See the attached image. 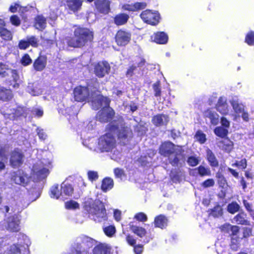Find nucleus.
I'll return each instance as SVG.
<instances>
[{
	"label": "nucleus",
	"mask_w": 254,
	"mask_h": 254,
	"mask_svg": "<svg viewBox=\"0 0 254 254\" xmlns=\"http://www.w3.org/2000/svg\"><path fill=\"white\" fill-rule=\"evenodd\" d=\"M108 128L110 132L100 136L97 144L96 139L91 138L85 139L83 141V145L96 151L109 152L112 151L117 146L116 139L113 133H117L119 139L124 144L128 141L132 134L130 128L125 127L122 121L112 122L108 125Z\"/></svg>",
	"instance_id": "nucleus-1"
},
{
	"label": "nucleus",
	"mask_w": 254,
	"mask_h": 254,
	"mask_svg": "<svg viewBox=\"0 0 254 254\" xmlns=\"http://www.w3.org/2000/svg\"><path fill=\"white\" fill-rule=\"evenodd\" d=\"M84 207L94 221L101 222L107 219L105 206L99 200L88 198L84 202Z\"/></svg>",
	"instance_id": "nucleus-2"
},
{
	"label": "nucleus",
	"mask_w": 254,
	"mask_h": 254,
	"mask_svg": "<svg viewBox=\"0 0 254 254\" xmlns=\"http://www.w3.org/2000/svg\"><path fill=\"white\" fill-rule=\"evenodd\" d=\"M160 153L168 157L170 163L173 166H179L183 161V150L181 146H176L171 142H165L160 147Z\"/></svg>",
	"instance_id": "nucleus-3"
},
{
	"label": "nucleus",
	"mask_w": 254,
	"mask_h": 254,
	"mask_svg": "<svg viewBox=\"0 0 254 254\" xmlns=\"http://www.w3.org/2000/svg\"><path fill=\"white\" fill-rule=\"evenodd\" d=\"M109 99L102 95L97 96L96 99L92 100V107L94 110H98L101 107L103 108L100 111L97 115V118L101 122H106L110 121L114 115V111L109 107Z\"/></svg>",
	"instance_id": "nucleus-4"
},
{
	"label": "nucleus",
	"mask_w": 254,
	"mask_h": 254,
	"mask_svg": "<svg viewBox=\"0 0 254 254\" xmlns=\"http://www.w3.org/2000/svg\"><path fill=\"white\" fill-rule=\"evenodd\" d=\"M74 37L70 38L66 41L69 46L74 48L82 47L93 39V33L92 31L80 27H77L74 29Z\"/></svg>",
	"instance_id": "nucleus-5"
},
{
	"label": "nucleus",
	"mask_w": 254,
	"mask_h": 254,
	"mask_svg": "<svg viewBox=\"0 0 254 254\" xmlns=\"http://www.w3.org/2000/svg\"><path fill=\"white\" fill-rule=\"evenodd\" d=\"M52 168V159L43 158L37 160L33 165L32 169L33 176L38 180L46 178L49 174V170Z\"/></svg>",
	"instance_id": "nucleus-6"
},
{
	"label": "nucleus",
	"mask_w": 254,
	"mask_h": 254,
	"mask_svg": "<svg viewBox=\"0 0 254 254\" xmlns=\"http://www.w3.org/2000/svg\"><path fill=\"white\" fill-rule=\"evenodd\" d=\"M73 93L75 100L78 102L87 100L92 103V100H97V96L100 95L91 89L90 85H88L87 87L78 86L75 88Z\"/></svg>",
	"instance_id": "nucleus-7"
},
{
	"label": "nucleus",
	"mask_w": 254,
	"mask_h": 254,
	"mask_svg": "<svg viewBox=\"0 0 254 254\" xmlns=\"http://www.w3.org/2000/svg\"><path fill=\"white\" fill-rule=\"evenodd\" d=\"M96 243V242L94 239L84 236L82 238L81 243L77 244L74 248L72 254H87V249L92 247Z\"/></svg>",
	"instance_id": "nucleus-8"
},
{
	"label": "nucleus",
	"mask_w": 254,
	"mask_h": 254,
	"mask_svg": "<svg viewBox=\"0 0 254 254\" xmlns=\"http://www.w3.org/2000/svg\"><path fill=\"white\" fill-rule=\"evenodd\" d=\"M18 236V243L21 247H18L15 245L10 246L9 251L11 254H21L23 251L26 253L28 251V247L30 245L29 239L24 234H19Z\"/></svg>",
	"instance_id": "nucleus-9"
},
{
	"label": "nucleus",
	"mask_w": 254,
	"mask_h": 254,
	"mask_svg": "<svg viewBox=\"0 0 254 254\" xmlns=\"http://www.w3.org/2000/svg\"><path fill=\"white\" fill-rule=\"evenodd\" d=\"M230 103L232 107L230 109V115L234 121L240 119L241 114L243 112L244 106L242 104L237 98H233L230 100Z\"/></svg>",
	"instance_id": "nucleus-10"
},
{
	"label": "nucleus",
	"mask_w": 254,
	"mask_h": 254,
	"mask_svg": "<svg viewBox=\"0 0 254 254\" xmlns=\"http://www.w3.org/2000/svg\"><path fill=\"white\" fill-rule=\"evenodd\" d=\"M6 76L9 77L8 82H9L10 85H11L14 88H17L19 87L21 81L19 79L16 70L11 69H6L4 71H0V77H4Z\"/></svg>",
	"instance_id": "nucleus-11"
},
{
	"label": "nucleus",
	"mask_w": 254,
	"mask_h": 254,
	"mask_svg": "<svg viewBox=\"0 0 254 254\" xmlns=\"http://www.w3.org/2000/svg\"><path fill=\"white\" fill-rule=\"evenodd\" d=\"M140 17L145 22L151 25L157 24L160 18L158 12H153L150 10H146L142 11L140 14Z\"/></svg>",
	"instance_id": "nucleus-12"
},
{
	"label": "nucleus",
	"mask_w": 254,
	"mask_h": 254,
	"mask_svg": "<svg viewBox=\"0 0 254 254\" xmlns=\"http://www.w3.org/2000/svg\"><path fill=\"white\" fill-rule=\"evenodd\" d=\"M20 217L18 215L15 214L8 217L6 220V229L12 232H17L20 230Z\"/></svg>",
	"instance_id": "nucleus-13"
},
{
	"label": "nucleus",
	"mask_w": 254,
	"mask_h": 254,
	"mask_svg": "<svg viewBox=\"0 0 254 254\" xmlns=\"http://www.w3.org/2000/svg\"><path fill=\"white\" fill-rule=\"evenodd\" d=\"M110 69L109 64L106 62H101L97 64L94 67L95 74L99 77H102L108 74Z\"/></svg>",
	"instance_id": "nucleus-14"
},
{
	"label": "nucleus",
	"mask_w": 254,
	"mask_h": 254,
	"mask_svg": "<svg viewBox=\"0 0 254 254\" xmlns=\"http://www.w3.org/2000/svg\"><path fill=\"white\" fill-rule=\"evenodd\" d=\"M216 109L218 112L223 115H230V108L225 97H221L219 98L216 105Z\"/></svg>",
	"instance_id": "nucleus-15"
},
{
	"label": "nucleus",
	"mask_w": 254,
	"mask_h": 254,
	"mask_svg": "<svg viewBox=\"0 0 254 254\" xmlns=\"http://www.w3.org/2000/svg\"><path fill=\"white\" fill-rule=\"evenodd\" d=\"M131 38V34L129 32L120 30L116 36V41L119 46H125L128 44Z\"/></svg>",
	"instance_id": "nucleus-16"
},
{
	"label": "nucleus",
	"mask_w": 254,
	"mask_h": 254,
	"mask_svg": "<svg viewBox=\"0 0 254 254\" xmlns=\"http://www.w3.org/2000/svg\"><path fill=\"white\" fill-rule=\"evenodd\" d=\"M12 180L15 184L25 186L29 181V178L22 171L19 170L12 176Z\"/></svg>",
	"instance_id": "nucleus-17"
},
{
	"label": "nucleus",
	"mask_w": 254,
	"mask_h": 254,
	"mask_svg": "<svg viewBox=\"0 0 254 254\" xmlns=\"http://www.w3.org/2000/svg\"><path fill=\"white\" fill-rule=\"evenodd\" d=\"M61 188L62 200H64L72 195L73 188L70 184L64 182L61 184Z\"/></svg>",
	"instance_id": "nucleus-18"
},
{
	"label": "nucleus",
	"mask_w": 254,
	"mask_h": 254,
	"mask_svg": "<svg viewBox=\"0 0 254 254\" xmlns=\"http://www.w3.org/2000/svg\"><path fill=\"white\" fill-rule=\"evenodd\" d=\"M23 155L19 151L14 150L11 153L10 163L12 166L16 167L22 163Z\"/></svg>",
	"instance_id": "nucleus-19"
},
{
	"label": "nucleus",
	"mask_w": 254,
	"mask_h": 254,
	"mask_svg": "<svg viewBox=\"0 0 254 254\" xmlns=\"http://www.w3.org/2000/svg\"><path fill=\"white\" fill-rule=\"evenodd\" d=\"M97 10L101 13L107 14L110 10V3L107 0H97L95 2Z\"/></svg>",
	"instance_id": "nucleus-20"
},
{
	"label": "nucleus",
	"mask_w": 254,
	"mask_h": 254,
	"mask_svg": "<svg viewBox=\"0 0 254 254\" xmlns=\"http://www.w3.org/2000/svg\"><path fill=\"white\" fill-rule=\"evenodd\" d=\"M146 4L145 2H136L133 4H126L123 5L122 8L125 10L129 11H136L146 7Z\"/></svg>",
	"instance_id": "nucleus-21"
},
{
	"label": "nucleus",
	"mask_w": 254,
	"mask_h": 254,
	"mask_svg": "<svg viewBox=\"0 0 254 254\" xmlns=\"http://www.w3.org/2000/svg\"><path fill=\"white\" fill-rule=\"evenodd\" d=\"M190 174L193 176L199 174L200 176H209L211 175V171L209 168L200 165L198 168L191 170Z\"/></svg>",
	"instance_id": "nucleus-22"
},
{
	"label": "nucleus",
	"mask_w": 254,
	"mask_h": 254,
	"mask_svg": "<svg viewBox=\"0 0 254 254\" xmlns=\"http://www.w3.org/2000/svg\"><path fill=\"white\" fill-rule=\"evenodd\" d=\"M152 38L155 42L160 44H166L168 39L167 35L163 32L155 33Z\"/></svg>",
	"instance_id": "nucleus-23"
},
{
	"label": "nucleus",
	"mask_w": 254,
	"mask_h": 254,
	"mask_svg": "<svg viewBox=\"0 0 254 254\" xmlns=\"http://www.w3.org/2000/svg\"><path fill=\"white\" fill-rule=\"evenodd\" d=\"M233 142L228 138H225L218 143L219 147L228 153L233 149Z\"/></svg>",
	"instance_id": "nucleus-24"
},
{
	"label": "nucleus",
	"mask_w": 254,
	"mask_h": 254,
	"mask_svg": "<svg viewBox=\"0 0 254 254\" xmlns=\"http://www.w3.org/2000/svg\"><path fill=\"white\" fill-rule=\"evenodd\" d=\"M169 121L167 116L165 115H157L152 119V122L156 126H163L167 124Z\"/></svg>",
	"instance_id": "nucleus-25"
},
{
	"label": "nucleus",
	"mask_w": 254,
	"mask_h": 254,
	"mask_svg": "<svg viewBox=\"0 0 254 254\" xmlns=\"http://www.w3.org/2000/svg\"><path fill=\"white\" fill-rule=\"evenodd\" d=\"M47 59L44 56H40L34 63V69L38 71L42 70L46 66Z\"/></svg>",
	"instance_id": "nucleus-26"
},
{
	"label": "nucleus",
	"mask_w": 254,
	"mask_h": 254,
	"mask_svg": "<svg viewBox=\"0 0 254 254\" xmlns=\"http://www.w3.org/2000/svg\"><path fill=\"white\" fill-rule=\"evenodd\" d=\"M110 248L106 244H100L93 250L94 254H110Z\"/></svg>",
	"instance_id": "nucleus-27"
},
{
	"label": "nucleus",
	"mask_w": 254,
	"mask_h": 254,
	"mask_svg": "<svg viewBox=\"0 0 254 254\" xmlns=\"http://www.w3.org/2000/svg\"><path fill=\"white\" fill-rule=\"evenodd\" d=\"M167 224L168 219L164 215H160L155 218L154 224L156 227L163 229L167 226Z\"/></svg>",
	"instance_id": "nucleus-28"
},
{
	"label": "nucleus",
	"mask_w": 254,
	"mask_h": 254,
	"mask_svg": "<svg viewBox=\"0 0 254 254\" xmlns=\"http://www.w3.org/2000/svg\"><path fill=\"white\" fill-rule=\"evenodd\" d=\"M206 155L207 160L211 166L217 167L218 166L217 159L213 152L209 148L206 149Z\"/></svg>",
	"instance_id": "nucleus-29"
},
{
	"label": "nucleus",
	"mask_w": 254,
	"mask_h": 254,
	"mask_svg": "<svg viewBox=\"0 0 254 254\" xmlns=\"http://www.w3.org/2000/svg\"><path fill=\"white\" fill-rule=\"evenodd\" d=\"M205 116L209 119L212 125L215 126L218 124L219 116L216 112L208 110L205 112Z\"/></svg>",
	"instance_id": "nucleus-30"
},
{
	"label": "nucleus",
	"mask_w": 254,
	"mask_h": 254,
	"mask_svg": "<svg viewBox=\"0 0 254 254\" xmlns=\"http://www.w3.org/2000/svg\"><path fill=\"white\" fill-rule=\"evenodd\" d=\"M66 3L68 8L74 12L79 10L82 5L81 0H66Z\"/></svg>",
	"instance_id": "nucleus-31"
},
{
	"label": "nucleus",
	"mask_w": 254,
	"mask_h": 254,
	"mask_svg": "<svg viewBox=\"0 0 254 254\" xmlns=\"http://www.w3.org/2000/svg\"><path fill=\"white\" fill-rule=\"evenodd\" d=\"M50 195L53 198L62 200L61 188L60 189L58 185H54L50 189Z\"/></svg>",
	"instance_id": "nucleus-32"
},
{
	"label": "nucleus",
	"mask_w": 254,
	"mask_h": 254,
	"mask_svg": "<svg viewBox=\"0 0 254 254\" xmlns=\"http://www.w3.org/2000/svg\"><path fill=\"white\" fill-rule=\"evenodd\" d=\"M28 91L33 96H38L42 93L41 85L37 83L29 85L28 87Z\"/></svg>",
	"instance_id": "nucleus-33"
},
{
	"label": "nucleus",
	"mask_w": 254,
	"mask_h": 254,
	"mask_svg": "<svg viewBox=\"0 0 254 254\" xmlns=\"http://www.w3.org/2000/svg\"><path fill=\"white\" fill-rule=\"evenodd\" d=\"M129 16L125 13H120L117 15L114 18L115 23L117 25H122L127 23Z\"/></svg>",
	"instance_id": "nucleus-34"
},
{
	"label": "nucleus",
	"mask_w": 254,
	"mask_h": 254,
	"mask_svg": "<svg viewBox=\"0 0 254 254\" xmlns=\"http://www.w3.org/2000/svg\"><path fill=\"white\" fill-rule=\"evenodd\" d=\"M247 215L244 213H239L233 219L235 222L238 224L249 225L250 222L246 219Z\"/></svg>",
	"instance_id": "nucleus-35"
},
{
	"label": "nucleus",
	"mask_w": 254,
	"mask_h": 254,
	"mask_svg": "<svg viewBox=\"0 0 254 254\" xmlns=\"http://www.w3.org/2000/svg\"><path fill=\"white\" fill-rule=\"evenodd\" d=\"M114 186L113 180L110 178H106L102 181L101 185V189L104 191L106 192L111 190Z\"/></svg>",
	"instance_id": "nucleus-36"
},
{
	"label": "nucleus",
	"mask_w": 254,
	"mask_h": 254,
	"mask_svg": "<svg viewBox=\"0 0 254 254\" xmlns=\"http://www.w3.org/2000/svg\"><path fill=\"white\" fill-rule=\"evenodd\" d=\"M12 97L11 91L10 90L0 88V100L4 101H8Z\"/></svg>",
	"instance_id": "nucleus-37"
},
{
	"label": "nucleus",
	"mask_w": 254,
	"mask_h": 254,
	"mask_svg": "<svg viewBox=\"0 0 254 254\" xmlns=\"http://www.w3.org/2000/svg\"><path fill=\"white\" fill-rule=\"evenodd\" d=\"M46 19L41 15L38 16L35 19V27L39 30L44 29L46 27Z\"/></svg>",
	"instance_id": "nucleus-38"
},
{
	"label": "nucleus",
	"mask_w": 254,
	"mask_h": 254,
	"mask_svg": "<svg viewBox=\"0 0 254 254\" xmlns=\"http://www.w3.org/2000/svg\"><path fill=\"white\" fill-rule=\"evenodd\" d=\"M131 230L140 237H143L146 234V231L142 227L134 226L131 223L129 224Z\"/></svg>",
	"instance_id": "nucleus-39"
},
{
	"label": "nucleus",
	"mask_w": 254,
	"mask_h": 254,
	"mask_svg": "<svg viewBox=\"0 0 254 254\" xmlns=\"http://www.w3.org/2000/svg\"><path fill=\"white\" fill-rule=\"evenodd\" d=\"M214 133L220 137H224L228 134V129L222 127H218L214 130Z\"/></svg>",
	"instance_id": "nucleus-40"
},
{
	"label": "nucleus",
	"mask_w": 254,
	"mask_h": 254,
	"mask_svg": "<svg viewBox=\"0 0 254 254\" xmlns=\"http://www.w3.org/2000/svg\"><path fill=\"white\" fill-rule=\"evenodd\" d=\"M195 139L200 144H204L206 141V136L201 130H198L194 135Z\"/></svg>",
	"instance_id": "nucleus-41"
},
{
	"label": "nucleus",
	"mask_w": 254,
	"mask_h": 254,
	"mask_svg": "<svg viewBox=\"0 0 254 254\" xmlns=\"http://www.w3.org/2000/svg\"><path fill=\"white\" fill-rule=\"evenodd\" d=\"M0 157L1 160V161L0 162V171H1L4 169L5 167L4 162L7 160V157L5 149L2 148H0Z\"/></svg>",
	"instance_id": "nucleus-42"
},
{
	"label": "nucleus",
	"mask_w": 254,
	"mask_h": 254,
	"mask_svg": "<svg viewBox=\"0 0 254 254\" xmlns=\"http://www.w3.org/2000/svg\"><path fill=\"white\" fill-rule=\"evenodd\" d=\"M0 36L5 40H11L12 37L11 32L5 28L0 30Z\"/></svg>",
	"instance_id": "nucleus-43"
},
{
	"label": "nucleus",
	"mask_w": 254,
	"mask_h": 254,
	"mask_svg": "<svg viewBox=\"0 0 254 254\" xmlns=\"http://www.w3.org/2000/svg\"><path fill=\"white\" fill-rule=\"evenodd\" d=\"M103 231L105 234L108 237H112L116 232V229L115 226L110 225L105 227L103 228Z\"/></svg>",
	"instance_id": "nucleus-44"
},
{
	"label": "nucleus",
	"mask_w": 254,
	"mask_h": 254,
	"mask_svg": "<svg viewBox=\"0 0 254 254\" xmlns=\"http://www.w3.org/2000/svg\"><path fill=\"white\" fill-rule=\"evenodd\" d=\"M28 43H29V46L31 45L33 47H37L39 45V40L37 38L34 36H30L27 37Z\"/></svg>",
	"instance_id": "nucleus-45"
},
{
	"label": "nucleus",
	"mask_w": 254,
	"mask_h": 254,
	"mask_svg": "<svg viewBox=\"0 0 254 254\" xmlns=\"http://www.w3.org/2000/svg\"><path fill=\"white\" fill-rule=\"evenodd\" d=\"M111 152V158L116 161H119L122 158V154L121 152L116 149H114L112 151H110Z\"/></svg>",
	"instance_id": "nucleus-46"
},
{
	"label": "nucleus",
	"mask_w": 254,
	"mask_h": 254,
	"mask_svg": "<svg viewBox=\"0 0 254 254\" xmlns=\"http://www.w3.org/2000/svg\"><path fill=\"white\" fill-rule=\"evenodd\" d=\"M30 110L23 107H18L15 112V115L16 116H23L26 117Z\"/></svg>",
	"instance_id": "nucleus-47"
},
{
	"label": "nucleus",
	"mask_w": 254,
	"mask_h": 254,
	"mask_svg": "<svg viewBox=\"0 0 254 254\" xmlns=\"http://www.w3.org/2000/svg\"><path fill=\"white\" fill-rule=\"evenodd\" d=\"M245 41L249 45H254V32L251 31L247 34Z\"/></svg>",
	"instance_id": "nucleus-48"
},
{
	"label": "nucleus",
	"mask_w": 254,
	"mask_h": 254,
	"mask_svg": "<svg viewBox=\"0 0 254 254\" xmlns=\"http://www.w3.org/2000/svg\"><path fill=\"white\" fill-rule=\"evenodd\" d=\"M153 89L154 92V95L156 97H160L161 95V91L160 82H157L153 84Z\"/></svg>",
	"instance_id": "nucleus-49"
},
{
	"label": "nucleus",
	"mask_w": 254,
	"mask_h": 254,
	"mask_svg": "<svg viewBox=\"0 0 254 254\" xmlns=\"http://www.w3.org/2000/svg\"><path fill=\"white\" fill-rule=\"evenodd\" d=\"M239 205L236 202L229 204L228 206V210L231 213H235L239 210Z\"/></svg>",
	"instance_id": "nucleus-50"
},
{
	"label": "nucleus",
	"mask_w": 254,
	"mask_h": 254,
	"mask_svg": "<svg viewBox=\"0 0 254 254\" xmlns=\"http://www.w3.org/2000/svg\"><path fill=\"white\" fill-rule=\"evenodd\" d=\"M200 161V160L198 157L194 156H190L189 157L187 162L191 166H195L197 165Z\"/></svg>",
	"instance_id": "nucleus-51"
},
{
	"label": "nucleus",
	"mask_w": 254,
	"mask_h": 254,
	"mask_svg": "<svg viewBox=\"0 0 254 254\" xmlns=\"http://www.w3.org/2000/svg\"><path fill=\"white\" fill-rule=\"evenodd\" d=\"M32 60L28 54H25L21 58V63L24 66L31 64Z\"/></svg>",
	"instance_id": "nucleus-52"
},
{
	"label": "nucleus",
	"mask_w": 254,
	"mask_h": 254,
	"mask_svg": "<svg viewBox=\"0 0 254 254\" xmlns=\"http://www.w3.org/2000/svg\"><path fill=\"white\" fill-rule=\"evenodd\" d=\"M65 206L67 209H76L78 208L79 204L74 201L70 200L65 203Z\"/></svg>",
	"instance_id": "nucleus-53"
},
{
	"label": "nucleus",
	"mask_w": 254,
	"mask_h": 254,
	"mask_svg": "<svg viewBox=\"0 0 254 254\" xmlns=\"http://www.w3.org/2000/svg\"><path fill=\"white\" fill-rule=\"evenodd\" d=\"M134 218L137 220L141 222H145L147 220L146 215L143 212H139L136 214Z\"/></svg>",
	"instance_id": "nucleus-54"
},
{
	"label": "nucleus",
	"mask_w": 254,
	"mask_h": 254,
	"mask_svg": "<svg viewBox=\"0 0 254 254\" xmlns=\"http://www.w3.org/2000/svg\"><path fill=\"white\" fill-rule=\"evenodd\" d=\"M88 179L91 181H96L98 178V173L96 171H89L87 173Z\"/></svg>",
	"instance_id": "nucleus-55"
},
{
	"label": "nucleus",
	"mask_w": 254,
	"mask_h": 254,
	"mask_svg": "<svg viewBox=\"0 0 254 254\" xmlns=\"http://www.w3.org/2000/svg\"><path fill=\"white\" fill-rule=\"evenodd\" d=\"M10 21L11 24L14 26H18L20 24V20L18 16L14 15L10 17Z\"/></svg>",
	"instance_id": "nucleus-56"
},
{
	"label": "nucleus",
	"mask_w": 254,
	"mask_h": 254,
	"mask_svg": "<svg viewBox=\"0 0 254 254\" xmlns=\"http://www.w3.org/2000/svg\"><path fill=\"white\" fill-rule=\"evenodd\" d=\"M232 226L230 224L226 223L220 227L221 231L224 233L230 234Z\"/></svg>",
	"instance_id": "nucleus-57"
},
{
	"label": "nucleus",
	"mask_w": 254,
	"mask_h": 254,
	"mask_svg": "<svg viewBox=\"0 0 254 254\" xmlns=\"http://www.w3.org/2000/svg\"><path fill=\"white\" fill-rule=\"evenodd\" d=\"M27 40H21L18 44V47L21 50H25L29 47V43Z\"/></svg>",
	"instance_id": "nucleus-58"
},
{
	"label": "nucleus",
	"mask_w": 254,
	"mask_h": 254,
	"mask_svg": "<svg viewBox=\"0 0 254 254\" xmlns=\"http://www.w3.org/2000/svg\"><path fill=\"white\" fill-rule=\"evenodd\" d=\"M252 234V230L250 228L245 227L243 228V236L240 237L241 239L246 238L250 237Z\"/></svg>",
	"instance_id": "nucleus-59"
},
{
	"label": "nucleus",
	"mask_w": 254,
	"mask_h": 254,
	"mask_svg": "<svg viewBox=\"0 0 254 254\" xmlns=\"http://www.w3.org/2000/svg\"><path fill=\"white\" fill-rule=\"evenodd\" d=\"M240 230L239 227L237 226H232V228L231 229L230 234V235L234 237L239 233Z\"/></svg>",
	"instance_id": "nucleus-60"
},
{
	"label": "nucleus",
	"mask_w": 254,
	"mask_h": 254,
	"mask_svg": "<svg viewBox=\"0 0 254 254\" xmlns=\"http://www.w3.org/2000/svg\"><path fill=\"white\" fill-rule=\"evenodd\" d=\"M221 123L223 127L227 129L230 127V122L225 117L221 118Z\"/></svg>",
	"instance_id": "nucleus-61"
},
{
	"label": "nucleus",
	"mask_w": 254,
	"mask_h": 254,
	"mask_svg": "<svg viewBox=\"0 0 254 254\" xmlns=\"http://www.w3.org/2000/svg\"><path fill=\"white\" fill-rule=\"evenodd\" d=\"M214 185V181L213 179H208L204 181L203 184V187L205 188L212 187Z\"/></svg>",
	"instance_id": "nucleus-62"
},
{
	"label": "nucleus",
	"mask_w": 254,
	"mask_h": 254,
	"mask_svg": "<svg viewBox=\"0 0 254 254\" xmlns=\"http://www.w3.org/2000/svg\"><path fill=\"white\" fill-rule=\"evenodd\" d=\"M213 213L215 216L221 215L222 213L221 207L219 206L215 207L213 210Z\"/></svg>",
	"instance_id": "nucleus-63"
},
{
	"label": "nucleus",
	"mask_w": 254,
	"mask_h": 254,
	"mask_svg": "<svg viewBox=\"0 0 254 254\" xmlns=\"http://www.w3.org/2000/svg\"><path fill=\"white\" fill-rule=\"evenodd\" d=\"M247 166V162L246 159H243L239 161V168L242 169H245Z\"/></svg>",
	"instance_id": "nucleus-64"
}]
</instances>
